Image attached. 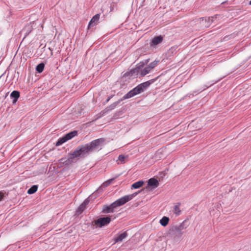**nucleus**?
Masks as SVG:
<instances>
[{
	"label": "nucleus",
	"instance_id": "f257e3e1",
	"mask_svg": "<svg viewBox=\"0 0 251 251\" xmlns=\"http://www.w3.org/2000/svg\"><path fill=\"white\" fill-rule=\"evenodd\" d=\"M104 142L102 138L93 140L90 143L77 147L72 153L75 159L84 158L93 152L101 150Z\"/></svg>",
	"mask_w": 251,
	"mask_h": 251
},
{
	"label": "nucleus",
	"instance_id": "f03ea898",
	"mask_svg": "<svg viewBox=\"0 0 251 251\" xmlns=\"http://www.w3.org/2000/svg\"><path fill=\"white\" fill-rule=\"evenodd\" d=\"M151 84V82L150 81H147L139 84L136 87L128 92L125 96H124L123 99L125 100L129 99L141 93L145 90H146L147 88L149 87Z\"/></svg>",
	"mask_w": 251,
	"mask_h": 251
},
{
	"label": "nucleus",
	"instance_id": "7ed1b4c3",
	"mask_svg": "<svg viewBox=\"0 0 251 251\" xmlns=\"http://www.w3.org/2000/svg\"><path fill=\"white\" fill-rule=\"evenodd\" d=\"M158 62L159 61L154 60V61L150 63L149 65L145 68H142V67L143 66L140 65L136 69V70H137V72L140 73V75L141 76H144L151 72L152 70L157 66Z\"/></svg>",
	"mask_w": 251,
	"mask_h": 251
},
{
	"label": "nucleus",
	"instance_id": "20e7f679",
	"mask_svg": "<svg viewBox=\"0 0 251 251\" xmlns=\"http://www.w3.org/2000/svg\"><path fill=\"white\" fill-rule=\"evenodd\" d=\"M139 193L135 192L132 194L125 196L120 199H118L115 201L113 202V206H115L116 208L122 206L133 199Z\"/></svg>",
	"mask_w": 251,
	"mask_h": 251
},
{
	"label": "nucleus",
	"instance_id": "39448f33",
	"mask_svg": "<svg viewBox=\"0 0 251 251\" xmlns=\"http://www.w3.org/2000/svg\"><path fill=\"white\" fill-rule=\"evenodd\" d=\"M139 193L135 192L132 194L125 196L120 199H118L115 201L113 202V206H115L116 208L122 206L133 199Z\"/></svg>",
	"mask_w": 251,
	"mask_h": 251
},
{
	"label": "nucleus",
	"instance_id": "423d86ee",
	"mask_svg": "<svg viewBox=\"0 0 251 251\" xmlns=\"http://www.w3.org/2000/svg\"><path fill=\"white\" fill-rule=\"evenodd\" d=\"M59 163L60 164V167L65 166H68L73 163L75 162V158L74 155H73V153H71L68 154V158L67 159L61 158L59 160Z\"/></svg>",
	"mask_w": 251,
	"mask_h": 251
},
{
	"label": "nucleus",
	"instance_id": "0eeeda50",
	"mask_svg": "<svg viewBox=\"0 0 251 251\" xmlns=\"http://www.w3.org/2000/svg\"><path fill=\"white\" fill-rule=\"evenodd\" d=\"M111 222V218L109 217H102L95 220L94 225L99 227H101L103 226H107Z\"/></svg>",
	"mask_w": 251,
	"mask_h": 251
},
{
	"label": "nucleus",
	"instance_id": "6e6552de",
	"mask_svg": "<svg viewBox=\"0 0 251 251\" xmlns=\"http://www.w3.org/2000/svg\"><path fill=\"white\" fill-rule=\"evenodd\" d=\"M218 17H219V15H216L214 16H212V17H208V18H202V22L203 23L204 22H207V24L204 25L203 24V26L205 27H208L212 23H213L214 20L217 19Z\"/></svg>",
	"mask_w": 251,
	"mask_h": 251
},
{
	"label": "nucleus",
	"instance_id": "1a4fd4ad",
	"mask_svg": "<svg viewBox=\"0 0 251 251\" xmlns=\"http://www.w3.org/2000/svg\"><path fill=\"white\" fill-rule=\"evenodd\" d=\"M100 17V14H97L94 16H93L89 23L88 28H90L91 26H93L95 25H97L99 23Z\"/></svg>",
	"mask_w": 251,
	"mask_h": 251
},
{
	"label": "nucleus",
	"instance_id": "9d476101",
	"mask_svg": "<svg viewBox=\"0 0 251 251\" xmlns=\"http://www.w3.org/2000/svg\"><path fill=\"white\" fill-rule=\"evenodd\" d=\"M115 206H113V203L109 205H104L102 209V212L104 213H113Z\"/></svg>",
	"mask_w": 251,
	"mask_h": 251
},
{
	"label": "nucleus",
	"instance_id": "9b49d317",
	"mask_svg": "<svg viewBox=\"0 0 251 251\" xmlns=\"http://www.w3.org/2000/svg\"><path fill=\"white\" fill-rule=\"evenodd\" d=\"M127 236V233L126 231H125L123 233L117 235L114 239L115 243H119L122 242Z\"/></svg>",
	"mask_w": 251,
	"mask_h": 251
},
{
	"label": "nucleus",
	"instance_id": "f8f14e48",
	"mask_svg": "<svg viewBox=\"0 0 251 251\" xmlns=\"http://www.w3.org/2000/svg\"><path fill=\"white\" fill-rule=\"evenodd\" d=\"M148 185L149 186H151L153 188H155L158 186L159 182L156 179L154 178H151L149 179L148 181Z\"/></svg>",
	"mask_w": 251,
	"mask_h": 251
},
{
	"label": "nucleus",
	"instance_id": "ddd939ff",
	"mask_svg": "<svg viewBox=\"0 0 251 251\" xmlns=\"http://www.w3.org/2000/svg\"><path fill=\"white\" fill-rule=\"evenodd\" d=\"M163 38L161 36H158L154 37L151 43V46H155L157 45L160 43H161L162 42Z\"/></svg>",
	"mask_w": 251,
	"mask_h": 251
},
{
	"label": "nucleus",
	"instance_id": "4468645a",
	"mask_svg": "<svg viewBox=\"0 0 251 251\" xmlns=\"http://www.w3.org/2000/svg\"><path fill=\"white\" fill-rule=\"evenodd\" d=\"M10 97L13 98V104L15 103L20 97V92L18 91H13L10 94Z\"/></svg>",
	"mask_w": 251,
	"mask_h": 251
},
{
	"label": "nucleus",
	"instance_id": "2eb2a0df",
	"mask_svg": "<svg viewBox=\"0 0 251 251\" xmlns=\"http://www.w3.org/2000/svg\"><path fill=\"white\" fill-rule=\"evenodd\" d=\"M76 135H77V131H72L71 132H69V133L66 134L63 137H64V138L65 139L66 141H67L71 139L72 138H73Z\"/></svg>",
	"mask_w": 251,
	"mask_h": 251
},
{
	"label": "nucleus",
	"instance_id": "dca6fc26",
	"mask_svg": "<svg viewBox=\"0 0 251 251\" xmlns=\"http://www.w3.org/2000/svg\"><path fill=\"white\" fill-rule=\"evenodd\" d=\"M144 183V182L143 180H140L137 181L134 183H133L131 186V188L133 189H138L142 187Z\"/></svg>",
	"mask_w": 251,
	"mask_h": 251
},
{
	"label": "nucleus",
	"instance_id": "f3484780",
	"mask_svg": "<svg viewBox=\"0 0 251 251\" xmlns=\"http://www.w3.org/2000/svg\"><path fill=\"white\" fill-rule=\"evenodd\" d=\"M169 221V218L167 217L164 216L160 219L159 223L161 226H166L168 224Z\"/></svg>",
	"mask_w": 251,
	"mask_h": 251
},
{
	"label": "nucleus",
	"instance_id": "a211bd4d",
	"mask_svg": "<svg viewBox=\"0 0 251 251\" xmlns=\"http://www.w3.org/2000/svg\"><path fill=\"white\" fill-rule=\"evenodd\" d=\"M180 203H178L176 205L174 206V213L176 216H178L180 214L181 210L180 209Z\"/></svg>",
	"mask_w": 251,
	"mask_h": 251
},
{
	"label": "nucleus",
	"instance_id": "6ab92c4d",
	"mask_svg": "<svg viewBox=\"0 0 251 251\" xmlns=\"http://www.w3.org/2000/svg\"><path fill=\"white\" fill-rule=\"evenodd\" d=\"M32 31V27L30 25H26L22 30V32H25V37Z\"/></svg>",
	"mask_w": 251,
	"mask_h": 251
},
{
	"label": "nucleus",
	"instance_id": "aec40b11",
	"mask_svg": "<svg viewBox=\"0 0 251 251\" xmlns=\"http://www.w3.org/2000/svg\"><path fill=\"white\" fill-rule=\"evenodd\" d=\"M127 158V156H125L124 155L121 154L119 156L117 162L118 164H123L126 162V160Z\"/></svg>",
	"mask_w": 251,
	"mask_h": 251
},
{
	"label": "nucleus",
	"instance_id": "412c9836",
	"mask_svg": "<svg viewBox=\"0 0 251 251\" xmlns=\"http://www.w3.org/2000/svg\"><path fill=\"white\" fill-rule=\"evenodd\" d=\"M44 67V64L41 63L36 66V70L38 73H41L43 71Z\"/></svg>",
	"mask_w": 251,
	"mask_h": 251
},
{
	"label": "nucleus",
	"instance_id": "4be33fe9",
	"mask_svg": "<svg viewBox=\"0 0 251 251\" xmlns=\"http://www.w3.org/2000/svg\"><path fill=\"white\" fill-rule=\"evenodd\" d=\"M37 189L38 186L37 185H33L28 190L27 193L29 194H34L37 191Z\"/></svg>",
	"mask_w": 251,
	"mask_h": 251
},
{
	"label": "nucleus",
	"instance_id": "5701e85b",
	"mask_svg": "<svg viewBox=\"0 0 251 251\" xmlns=\"http://www.w3.org/2000/svg\"><path fill=\"white\" fill-rule=\"evenodd\" d=\"M114 180V178L109 179L108 180L105 181L101 185V187L103 188H105L107 187L109 185H110L112 182Z\"/></svg>",
	"mask_w": 251,
	"mask_h": 251
},
{
	"label": "nucleus",
	"instance_id": "b1692460",
	"mask_svg": "<svg viewBox=\"0 0 251 251\" xmlns=\"http://www.w3.org/2000/svg\"><path fill=\"white\" fill-rule=\"evenodd\" d=\"M86 208V207L82 205V204L78 207V208L76 210V213L77 214H81Z\"/></svg>",
	"mask_w": 251,
	"mask_h": 251
},
{
	"label": "nucleus",
	"instance_id": "393cba45",
	"mask_svg": "<svg viewBox=\"0 0 251 251\" xmlns=\"http://www.w3.org/2000/svg\"><path fill=\"white\" fill-rule=\"evenodd\" d=\"M67 142L65 139L64 137H62L61 138H60L58 139V141H57L56 143V146H60L62 144L64 143L65 142Z\"/></svg>",
	"mask_w": 251,
	"mask_h": 251
},
{
	"label": "nucleus",
	"instance_id": "a878e982",
	"mask_svg": "<svg viewBox=\"0 0 251 251\" xmlns=\"http://www.w3.org/2000/svg\"><path fill=\"white\" fill-rule=\"evenodd\" d=\"M183 223H181L179 226L175 227L176 230L180 231L183 229L185 227H184Z\"/></svg>",
	"mask_w": 251,
	"mask_h": 251
},
{
	"label": "nucleus",
	"instance_id": "bb28decb",
	"mask_svg": "<svg viewBox=\"0 0 251 251\" xmlns=\"http://www.w3.org/2000/svg\"><path fill=\"white\" fill-rule=\"evenodd\" d=\"M89 202V201L88 199H86L82 203V204L86 207V205L88 204Z\"/></svg>",
	"mask_w": 251,
	"mask_h": 251
},
{
	"label": "nucleus",
	"instance_id": "cd10ccee",
	"mask_svg": "<svg viewBox=\"0 0 251 251\" xmlns=\"http://www.w3.org/2000/svg\"><path fill=\"white\" fill-rule=\"evenodd\" d=\"M118 104V102H116L112 104L111 105H110L111 109H114Z\"/></svg>",
	"mask_w": 251,
	"mask_h": 251
},
{
	"label": "nucleus",
	"instance_id": "c85d7f7f",
	"mask_svg": "<svg viewBox=\"0 0 251 251\" xmlns=\"http://www.w3.org/2000/svg\"><path fill=\"white\" fill-rule=\"evenodd\" d=\"M3 197H4V193L0 191V201L2 200Z\"/></svg>",
	"mask_w": 251,
	"mask_h": 251
},
{
	"label": "nucleus",
	"instance_id": "c756f323",
	"mask_svg": "<svg viewBox=\"0 0 251 251\" xmlns=\"http://www.w3.org/2000/svg\"><path fill=\"white\" fill-rule=\"evenodd\" d=\"M105 113V112L101 111V112L100 113V116H99V117H100L101 116H103V115H104Z\"/></svg>",
	"mask_w": 251,
	"mask_h": 251
},
{
	"label": "nucleus",
	"instance_id": "7c9ffc66",
	"mask_svg": "<svg viewBox=\"0 0 251 251\" xmlns=\"http://www.w3.org/2000/svg\"><path fill=\"white\" fill-rule=\"evenodd\" d=\"M207 22H204L203 23H202V20H201V25H202V26H203V24H204V25H205V24H207Z\"/></svg>",
	"mask_w": 251,
	"mask_h": 251
},
{
	"label": "nucleus",
	"instance_id": "2f4dec72",
	"mask_svg": "<svg viewBox=\"0 0 251 251\" xmlns=\"http://www.w3.org/2000/svg\"><path fill=\"white\" fill-rule=\"evenodd\" d=\"M110 100V98H108L107 101H108Z\"/></svg>",
	"mask_w": 251,
	"mask_h": 251
},
{
	"label": "nucleus",
	"instance_id": "473e14b6",
	"mask_svg": "<svg viewBox=\"0 0 251 251\" xmlns=\"http://www.w3.org/2000/svg\"><path fill=\"white\" fill-rule=\"evenodd\" d=\"M249 4L251 5V0L250 1Z\"/></svg>",
	"mask_w": 251,
	"mask_h": 251
}]
</instances>
